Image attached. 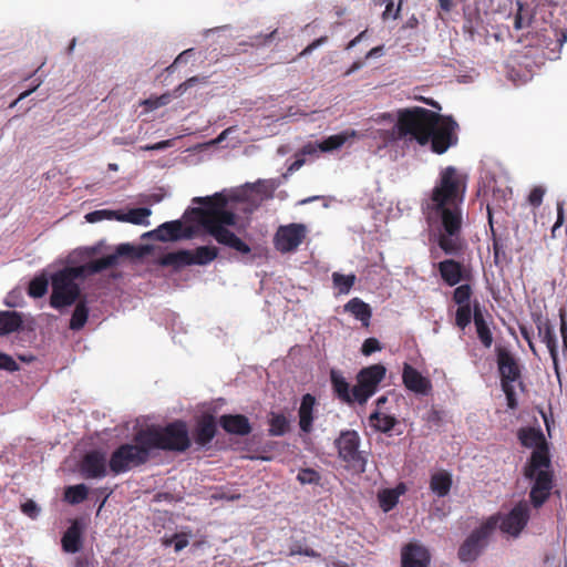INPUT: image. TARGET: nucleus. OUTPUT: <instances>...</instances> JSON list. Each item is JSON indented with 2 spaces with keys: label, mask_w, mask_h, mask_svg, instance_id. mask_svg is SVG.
<instances>
[{
  "label": "nucleus",
  "mask_w": 567,
  "mask_h": 567,
  "mask_svg": "<svg viewBox=\"0 0 567 567\" xmlns=\"http://www.w3.org/2000/svg\"><path fill=\"white\" fill-rule=\"evenodd\" d=\"M468 176L455 166L441 169L430 198L424 206L429 219L440 220L442 230L439 247L446 255H460L463 250L461 239L463 226V203L467 189Z\"/></svg>",
  "instance_id": "obj_1"
},
{
  "label": "nucleus",
  "mask_w": 567,
  "mask_h": 567,
  "mask_svg": "<svg viewBox=\"0 0 567 567\" xmlns=\"http://www.w3.org/2000/svg\"><path fill=\"white\" fill-rule=\"evenodd\" d=\"M456 127L457 123L452 117L414 106L398 111L394 132L399 140L415 141L421 146L430 143L431 151L441 155L457 143Z\"/></svg>",
  "instance_id": "obj_2"
},
{
  "label": "nucleus",
  "mask_w": 567,
  "mask_h": 567,
  "mask_svg": "<svg viewBox=\"0 0 567 567\" xmlns=\"http://www.w3.org/2000/svg\"><path fill=\"white\" fill-rule=\"evenodd\" d=\"M193 203L202 204L203 207L192 208L197 223L220 245L227 246L243 255L251 251L250 247L235 233L225 226L236 224V215L226 209L227 198L221 193L213 196L195 197Z\"/></svg>",
  "instance_id": "obj_3"
},
{
  "label": "nucleus",
  "mask_w": 567,
  "mask_h": 567,
  "mask_svg": "<svg viewBox=\"0 0 567 567\" xmlns=\"http://www.w3.org/2000/svg\"><path fill=\"white\" fill-rule=\"evenodd\" d=\"M146 444L153 450L184 453L192 446L187 423L175 420L166 425H151L142 429Z\"/></svg>",
  "instance_id": "obj_4"
},
{
  "label": "nucleus",
  "mask_w": 567,
  "mask_h": 567,
  "mask_svg": "<svg viewBox=\"0 0 567 567\" xmlns=\"http://www.w3.org/2000/svg\"><path fill=\"white\" fill-rule=\"evenodd\" d=\"M142 430L134 435L133 443H124L116 447L110 457L109 467L112 474L118 475L146 464L151 458L150 446Z\"/></svg>",
  "instance_id": "obj_5"
},
{
  "label": "nucleus",
  "mask_w": 567,
  "mask_h": 567,
  "mask_svg": "<svg viewBox=\"0 0 567 567\" xmlns=\"http://www.w3.org/2000/svg\"><path fill=\"white\" fill-rule=\"evenodd\" d=\"M83 276V266L66 267L53 274L51 277L50 306L61 310L81 300V288L76 280Z\"/></svg>",
  "instance_id": "obj_6"
},
{
  "label": "nucleus",
  "mask_w": 567,
  "mask_h": 567,
  "mask_svg": "<svg viewBox=\"0 0 567 567\" xmlns=\"http://www.w3.org/2000/svg\"><path fill=\"white\" fill-rule=\"evenodd\" d=\"M498 517L491 516L478 528L474 529L458 548V558L463 563H472L477 559L487 545L488 537L497 527Z\"/></svg>",
  "instance_id": "obj_7"
},
{
  "label": "nucleus",
  "mask_w": 567,
  "mask_h": 567,
  "mask_svg": "<svg viewBox=\"0 0 567 567\" xmlns=\"http://www.w3.org/2000/svg\"><path fill=\"white\" fill-rule=\"evenodd\" d=\"M524 476L533 481L529 492V499L535 508L542 507L550 496L554 487V472L550 466H539L528 468V463L524 466Z\"/></svg>",
  "instance_id": "obj_8"
},
{
  "label": "nucleus",
  "mask_w": 567,
  "mask_h": 567,
  "mask_svg": "<svg viewBox=\"0 0 567 567\" xmlns=\"http://www.w3.org/2000/svg\"><path fill=\"white\" fill-rule=\"evenodd\" d=\"M517 437L524 447L534 449L528 463V468L550 466V454L547 441L540 429L523 427L518 431Z\"/></svg>",
  "instance_id": "obj_9"
},
{
  "label": "nucleus",
  "mask_w": 567,
  "mask_h": 567,
  "mask_svg": "<svg viewBox=\"0 0 567 567\" xmlns=\"http://www.w3.org/2000/svg\"><path fill=\"white\" fill-rule=\"evenodd\" d=\"M334 445L338 450V456L347 463L350 468L361 473L365 471L367 457L359 451L360 436L357 431H342L336 439Z\"/></svg>",
  "instance_id": "obj_10"
},
{
  "label": "nucleus",
  "mask_w": 567,
  "mask_h": 567,
  "mask_svg": "<svg viewBox=\"0 0 567 567\" xmlns=\"http://www.w3.org/2000/svg\"><path fill=\"white\" fill-rule=\"evenodd\" d=\"M385 372V367L378 363L363 368L358 373V383L352 388V394L359 404H364L377 392Z\"/></svg>",
  "instance_id": "obj_11"
},
{
  "label": "nucleus",
  "mask_w": 567,
  "mask_h": 567,
  "mask_svg": "<svg viewBox=\"0 0 567 567\" xmlns=\"http://www.w3.org/2000/svg\"><path fill=\"white\" fill-rule=\"evenodd\" d=\"M497 526L502 533L514 538L518 537L530 518V508L526 501L518 502L507 514H496Z\"/></svg>",
  "instance_id": "obj_12"
},
{
  "label": "nucleus",
  "mask_w": 567,
  "mask_h": 567,
  "mask_svg": "<svg viewBox=\"0 0 567 567\" xmlns=\"http://www.w3.org/2000/svg\"><path fill=\"white\" fill-rule=\"evenodd\" d=\"M496 363L501 378V385L505 388L507 384H522L523 367L516 355L505 347H496Z\"/></svg>",
  "instance_id": "obj_13"
},
{
  "label": "nucleus",
  "mask_w": 567,
  "mask_h": 567,
  "mask_svg": "<svg viewBox=\"0 0 567 567\" xmlns=\"http://www.w3.org/2000/svg\"><path fill=\"white\" fill-rule=\"evenodd\" d=\"M150 251L148 246H133L131 244H121L116 247L114 254L104 256L102 258L90 261L86 267L90 272L96 274L102 270L112 268L117 265L120 257H127L138 259L144 257Z\"/></svg>",
  "instance_id": "obj_14"
},
{
  "label": "nucleus",
  "mask_w": 567,
  "mask_h": 567,
  "mask_svg": "<svg viewBox=\"0 0 567 567\" xmlns=\"http://www.w3.org/2000/svg\"><path fill=\"white\" fill-rule=\"evenodd\" d=\"M306 233L302 224L280 226L274 238L276 249L282 254L295 251L303 241Z\"/></svg>",
  "instance_id": "obj_15"
},
{
  "label": "nucleus",
  "mask_w": 567,
  "mask_h": 567,
  "mask_svg": "<svg viewBox=\"0 0 567 567\" xmlns=\"http://www.w3.org/2000/svg\"><path fill=\"white\" fill-rule=\"evenodd\" d=\"M145 236L163 243L176 241L179 239H190L194 236V229L192 226H184L181 220H172L159 225Z\"/></svg>",
  "instance_id": "obj_16"
},
{
  "label": "nucleus",
  "mask_w": 567,
  "mask_h": 567,
  "mask_svg": "<svg viewBox=\"0 0 567 567\" xmlns=\"http://www.w3.org/2000/svg\"><path fill=\"white\" fill-rule=\"evenodd\" d=\"M441 279L450 287H455L462 281L471 279V271L455 259H445L437 264Z\"/></svg>",
  "instance_id": "obj_17"
},
{
  "label": "nucleus",
  "mask_w": 567,
  "mask_h": 567,
  "mask_svg": "<svg viewBox=\"0 0 567 567\" xmlns=\"http://www.w3.org/2000/svg\"><path fill=\"white\" fill-rule=\"evenodd\" d=\"M81 474L85 478H101L106 476V457L101 451L87 452L81 462Z\"/></svg>",
  "instance_id": "obj_18"
},
{
  "label": "nucleus",
  "mask_w": 567,
  "mask_h": 567,
  "mask_svg": "<svg viewBox=\"0 0 567 567\" xmlns=\"http://www.w3.org/2000/svg\"><path fill=\"white\" fill-rule=\"evenodd\" d=\"M401 558L402 567H429L431 560L429 550L414 543L402 548Z\"/></svg>",
  "instance_id": "obj_19"
},
{
  "label": "nucleus",
  "mask_w": 567,
  "mask_h": 567,
  "mask_svg": "<svg viewBox=\"0 0 567 567\" xmlns=\"http://www.w3.org/2000/svg\"><path fill=\"white\" fill-rule=\"evenodd\" d=\"M402 381L408 390L417 394H427L432 389L431 381L409 363L403 365Z\"/></svg>",
  "instance_id": "obj_20"
},
{
  "label": "nucleus",
  "mask_w": 567,
  "mask_h": 567,
  "mask_svg": "<svg viewBox=\"0 0 567 567\" xmlns=\"http://www.w3.org/2000/svg\"><path fill=\"white\" fill-rule=\"evenodd\" d=\"M219 425L229 434L245 436L251 432L247 416L243 414H224L219 417Z\"/></svg>",
  "instance_id": "obj_21"
},
{
  "label": "nucleus",
  "mask_w": 567,
  "mask_h": 567,
  "mask_svg": "<svg viewBox=\"0 0 567 567\" xmlns=\"http://www.w3.org/2000/svg\"><path fill=\"white\" fill-rule=\"evenodd\" d=\"M217 432L215 417L210 414L203 415L194 430V441L199 446H205L212 442Z\"/></svg>",
  "instance_id": "obj_22"
},
{
  "label": "nucleus",
  "mask_w": 567,
  "mask_h": 567,
  "mask_svg": "<svg viewBox=\"0 0 567 567\" xmlns=\"http://www.w3.org/2000/svg\"><path fill=\"white\" fill-rule=\"evenodd\" d=\"M473 321L478 340L484 346V348H491L493 344V333L484 318L481 305L477 300L474 301L473 306Z\"/></svg>",
  "instance_id": "obj_23"
},
{
  "label": "nucleus",
  "mask_w": 567,
  "mask_h": 567,
  "mask_svg": "<svg viewBox=\"0 0 567 567\" xmlns=\"http://www.w3.org/2000/svg\"><path fill=\"white\" fill-rule=\"evenodd\" d=\"M315 405H316V398L312 394L307 393L302 396L298 414H299L300 430L305 433H310L312 431V423L315 420V416H313Z\"/></svg>",
  "instance_id": "obj_24"
},
{
  "label": "nucleus",
  "mask_w": 567,
  "mask_h": 567,
  "mask_svg": "<svg viewBox=\"0 0 567 567\" xmlns=\"http://www.w3.org/2000/svg\"><path fill=\"white\" fill-rule=\"evenodd\" d=\"M62 548L66 553H78L82 547V529L78 522H73L62 536Z\"/></svg>",
  "instance_id": "obj_25"
},
{
  "label": "nucleus",
  "mask_w": 567,
  "mask_h": 567,
  "mask_svg": "<svg viewBox=\"0 0 567 567\" xmlns=\"http://www.w3.org/2000/svg\"><path fill=\"white\" fill-rule=\"evenodd\" d=\"M344 311L351 313L355 319L361 321L363 327H369L372 310L368 303L360 298H352L344 305Z\"/></svg>",
  "instance_id": "obj_26"
},
{
  "label": "nucleus",
  "mask_w": 567,
  "mask_h": 567,
  "mask_svg": "<svg viewBox=\"0 0 567 567\" xmlns=\"http://www.w3.org/2000/svg\"><path fill=\"white\" fill-rule=\"evenodd\" d=\"M357 136V132L354 130H346L338 134L330 135L320 143H318L319 151L327 153L339 150L342 147L350 138Z\"/></svg>",
  "instance_id": "obj_27"
},
{
  "label": "nucleus",
  "mask_w": 567,
  "mask_h": 567,
  "mask_svg": "<svg viewBox=\"0 0 567 567\" xmlns=\"http://www.w3.org/2000/svg\"><path fill=\"white\" fill-rule=\"evenodd\" d=\"M330 380L332 384V389L336 395L346 403L357 402L354 400V395L352 394V390L350 391V385L348 381L343 378V375L336 370L330 372Z\"/></svg>",
  "instance_id": "obj_28"
},
{
  "label": "nucleus",
  "mask_w": 567,
  "mask_h": 567,
  "mask_svg": "<svg viewBox=\"0 0 567 567\" xmlns=\"http://www.w3.org/2000/svg\"><path fill=\"white\" fill-rule=\"evenodd\" d=\"M452 483V475L447 471L442 470L432 474L430 488L436 496L445 497L451 491Z\"/></svg>",
  "instance_id": "obj_29"
},
{
  "label": "nucleus",
  "mask_w": 567,
  "mask_h": 567,
  "mask_svg": "<svg viewBox=\"0 0 567 567\" xmlns=\"http://www.w3.org/2000/svg\"><path fill=\"white\" fill-rule=\"evenodd\" d=\"M189 261L190 250L181 249L161 256L157 260V264L162 267H173L174 269H181L185 266H190Z\"/></svg>",
  "instance_id": "obj_30"
},
{
  "label": "nucleus",
  "mask_w": 567,
  "mask_h": 567,
  "mask_svg": "<svg viewBox=\"0 0 567 567\" xmlns=\"http://www.w3.org/2000/svg\"><path fill=\"white\" fill-rule=\"evenodd\" d=\"M152 210L146 207L132 208L127 213H122L117 210L116 220L131 223L134 225H143L148 226V217L151 216Z\"/></svg>",
  "instance_id": "obj_31"
},
{
  "label": "nucleus",
  "mask_w": 567,
  "mask_h": 567,
  "mask_svg": "<svg viewBox=\"0 0 567 567\" xmlns=\"http://www.w3.org/2000/svg\"><path fill=\"white\" fill-rule=\"evenodd\" d=\"M538 336L542 341L546 344L549 354L553 359L554 368L558 373V349H557V338L554 331L551 323L542 328V330H537Z\"/></svg>",
  "instance_id": "obj_32"
},
{
  "label": "nucleus",
  "mask_w": 567,
  "mask_h": 567,
  "mask_svg": "<svg viewBox=\"0 0 567 567\" xmlns=\"http://www.w3.org/2000/svg\"><path fill=\"white\" fill-rule=\"evenodd\" d=\"M517 9L514 14V28L515 30H523L533 28L534 24V12L533 9L522 1L517 0Z\"/></svg>",
  "instance_id": "obj_33"
},
{
  "label": "nucleus",
  "mask_w": 567,
  "mask_h": 567,
  "mask_svg": "<svg viewBox=\"0 0 567 567\" xmlns=\"http://www.w3.org/2000/svg\"><path fill=\"white\" fill-rule=\"evenodd\" d=\"M218 256V249L214 246H199L190 251L189 265L205 266L214 261Z\"/></svg>",
  "instance_id": "obj_34"
},
{
  "label": "nucleus",
  "mask_w": 567,
  "mask_h": 567,
  "mask_svg": "<svg viewBox=\"0 0 567 567\" xmlns=\"http://www.w3.org/2000/svg\"><path fill=\"white\" fill-rule=\"evenodd\" d=\"M22 326V318L16 311H0V334H9L19 330Z\"/></svg>",
  "instance_id": "obj_35"
},
{
  "label": "nucleus",
  "mask_w": 567,
  "mask_h": 567,
  "mask_svg": "<svg viewBox=\"0 0 567 567\" xmlns=\"http://www.w3.org/2000/svg\"><path fill=\"white\" fill-rule=\"evenodd\" d=\"M369 420L370 425L381 433H389L398 423V420L394 416L383 414L379 410L371 413Z\"/></svg>",
  "instance_id": "obj_36"
},
{
  "label": "nucleus",
  "mask_w": 567,
  "mask_h": 567,
  "mask_svg": "<svg viewBox=\"0 0 567 567\" xmlns=\"http://www.w3.org/2000/svg\"><path fill=\"white\" fill-rule=\"evenodd\" d=\"M89 319V308L85 299H81L76 302L73 310L69 328L73 331L81 330Z\"/></svg>",
  "instance_id": "obj_37"
},
{
  "label": "nucleus",
  "mask_w": 567,
  "mask_h": 567,
  "mask_svg": "<svg viewBox=\"0 0 567 567\" xmlns=\"http://www.w3.org/2000/svg\"><path fill=\"white\" fill-rule=\"evenodd\" d=\"M289 431V421L281 413H270L269 419V435L282 436Z\"/></svg>",
  "instance_id": "obj_38"
},
{
  "label": "nucleus",
  "mask_w": 567,
  "mask_h": 567,
  "mask_svg": "<svg viewBox=\"0 0 567 567\" xmlns=\"http://www.w3.org/2000/svg\"><path fill=\"white\" fill-rule=\"evenodd\" d=\"M87 494V487L84 484H78L65 488L64 498L68 503L76 505L85 501Z\"/></svg>",
  "instance_id": "obj_39"
},
{
  "label": "nucleus",
  "mask_w": 567,
  "mask_h": 567,
  "mask_svg": "<svg viewBox=\"0 0 567 567\" xmlns=\"http://www.w3.org/2000/svg\"><path fill=\"white\" fill-rule=\"evenodd\" d=\"M473 306L474 303L457 305L455 311V326L464 330L473 319Z\"/></svg>",
  "instance_id": "obj_40"
},
{
  "label": "nucleus",
  "mask_w": 567,
  "mask_h": 567,
  "mask_svg": "<svg viewBox=\"0 0 567 567\" xmlns=\"http://www.w3.org/2000/svg\"><path fill=\"white\" fill-rule=\"evenodd\" d=\"M332 281L334 288L338 289L340 295H347L350 292L351 288L355 282V276L353 274L342 275L339 272L332 274Z\"/></svg>",
  "instance_id": "obj_41"
},
{
  "label": "nucleus",
  "mask_w": 567,
  "mask_h": 567,
  "mask_svg": "<svg viewBox=\"0 0 567 567\" xmlns=\"http://www.w3.org/2000/svg\"><path fill=\"white\" fill-rule=\"evenodd\" d=\"M48 279L44 275L34 277L28 287V293L32 298H41L48 291Z\"/></svg>",
  "instance_id": "obj_42"
},
{
  "label": "nucleus",
  "mask_w": 567,
  "mask_h": 567,
  "mask_svg": "<svg viewBox=\"0 0 567 567\" xmlns=\"http://www.w3.org/2000/svg\"><path fill=\"white\" fill-rule=\"evenodd\" d=\"M473 288L470 284L457 286L452 293V300L456 305L472 303Z\"/></svg>",
  "instance_id": "obj_43"
},
{
  "label": "nucleus",
  "mask_w": 567,
  "mask_h": 567,
  "mask_svg": "<svg viewBox=\"0 0 567 567\" xmlns=\"http://www.w3.org/2000/svg\"><path fill=\"white\" fill-rule=\"evenodd\" d=\"M380 507L384 512H390L394 508L399 502L398 493L395 491H391V488L383 489L378 495Z\"/></svg>",
  "instance_id": "obj_44"
},
{
  "label": "nucleus",
  "mask_w": 567,
  "mask_h": 567,
  "mask_svg": "<svg viewBox=\"0 0 567 567\" xmlns=\"http://www.w3.org/2000/svg\"><path fill=\"white\" fill-rule=\"evenodd\" d=\"M278 29L275 28L274 30L267 32V33H258L249 37L250 44L252 47H267L270 43H272L275 40L278 39Z\"/></svg>",
  "instance_id": "obj_45"
},
{
  "label": "nucleus",
  "mask_w": 567,
  "mask_h": 567,
  "mask_svg": "<svg viewBox=\"0 0 567 567\" xmlns=\"http://www.w3.org/2000/svg\"><path fill=\"white\" fill-rule=\"evenodd\" d=\"M207 83V76H192L177 85L174 90V97L182 96L187 90L198 85V84H206Z\"/></svg>",
  "instance_id": "obj_46"
},
{
  "label": "nucleus",
  "mask_w": 567,
  "mask_h": 567,
  "mask_svg": "<svg viewBox=\"0 0 567 567\" xmlns=\"http://www.w3.org/2000/svg\"><path fill=\"white\" fill-rule=\"evenodd\" d=\"M297 481L302 485H306V484L318 485V484H320L321 475L318 471H316L313 468H310V467L301 468L298 472Z\"/></svg>",
  "instance_id": "obj_47"
},
{
  "label": "nucleus",
  "mask_w": 567,
  "mask_h": 567,
  "mask_svg": "<svg viewBox=\"0 0 567 567\" xmlns=\"http://www.w3.org/2000/svg\"><path fill=\"white\" fill-rule=\"evenodd\" d=\"M302 555L311 558H319L320 554L312 548L303 547L301 542L296 540L289 546L288 556Z\"/></svg>",
  "instance_id": "obj_48"
},
{
  "label": "nucleus",
  "mask_w": 567,
  "mask_h": 567,
  "mask_svg": "<svg viewBox=\"0 0 567 567\" xmlns=\"http://www.w3.org/2000/svg\"><path fill=\"white\" fill-rule=\"evenodd\" d=\"M117 210H111V209H99L91 212L85 215V219L87 223H97L104 219H115L116 220Z\"/></svg>",
  "instance_id": "obj_49"
},
{
  "label": "nucleus",
  "mask_w": 567,
  "mask_h": 567,
  "mask_svg": "<svg viewBox=\"0 0 567 567\" xmlns=\"http://www.w3.org/2000/svg\"><path fill=\"white\" fill-rule=\"evenodd\" d=\"M173 97H174L173 92H166L159 96L150 97V99L145 100L143 102V104L150 110H155L161 106L167 105L172 101Z\"/></svg>",
  "instance_id": "obj_50"
},
{
  "label": "nucleus",
  "mask_w": 567,
  "mask_h": 567,
  "mask_svg": "<svg viewBox=\"0 0 567 567\" xmlns=\"http://www.w3.org/2000/svg\"><path fill=\"white\" fill-rule=\"evenodd\" d=\"M402 1L403 0H399L398 6L394 7V1L389 0V2L385 6L384 11L382 12V16H381L382 20L388 21L389 19H393V20L398 19L400 17V13L402 10Z\"/></svg>",
  "instance_id": "obj_51"
},
{
  "label": "nucleus",
  "mask_w": 567,
  "mask_h": 567,
  "mask_svg": "<svg viewBox=\"0 0 567 567\" xmlns=\"http://www.w3.org/2000/svg\"><path fill=\"white\" fill-rule=\"evenodd\" d=\"M20 508L24 515L32 519H35L40 514V507L32 499H28L24 503H22Z\"/></svg>",
  "instance_id": "obj_52"
},
{
  "label": "nucleus",
  "mask_w": 567,
  "mask_h": 567,
  "mask_svg": "<svg viewBox=\"0 0 567 567\" xmlns=\"http://www.w3.org/2000/svg\"><path fill=\"white\" fill-rule=\"evenodd\" d=\"M0 369L9 372H14L19 370V364L11 355L0 352Z\"/></svg>",
  "instance_id": "obj_53"
},
{
  "label": "nucleus",
  "mask_w": 567,
  "mask_h": 567,
  "mask_svg": "<svg viewBox=\"0 0 567 567\" xmlns=\"http://www.w3.org/2000/svg\"><path fill=\"white\" fill-rule=\"evenodd\" d=\"M544 195L545 189L542 186H536L530 190L528 195V203L533 207L537 208L542 205Z\"/></svg>",
  "instance_id": "obj_54"
},
{
  "label": "nucleus",
  "mask_w": 567,
  "mask_h": 567,
  "mask_svg": "<svg viewBox=\"0 0 567 567\" xmlns=\"http://www.w3.org/2000/svg\"><path fill=\"white\" fill-rule=\"evenodd\" d=\"M380 350H381V343L375 338L365 339L362 344V348H361V352L364 355H371L373 352L380 351Z\"/></svg>",
  "instance_id": "obj_55"
},
{
  "label": "nucleus",
  "mask_w": 567,
  "mask_h": 567,
  "mask_svg": "<svg viewBox=\"0 0 567 567\" xmlns=\"http://www.w3.org/2000/svg\"><path fill=\"white\" fill-rule=\"evenodd\" d=\"M564 223H565L564 205H563V203L558 202L557 203V219L551 228V237L553 238L557 237V231L560 229V227L564 225Z\"/></svg>",
  "instance_id": "obj_56"
},
{
  "label": "nucleus",
  "mask_w": 567,
  "mask_h": 567,
  "mask_svg": "<svg viewBox=\"0 0 567 567\" xmlns=\"http://www.w3.org/2000/svg\"><path fill=\"white\" fill-rule=\"evenodd\" d=\"M328 41V37L327 35H322L318 39H316L315 41H312L310 44H308L299 54V56H305V55H308L310 54L315 49L319 48L320 45L327 43Z\"/></svg>",
  "instance_id": "obj_57"
},
{
  "label": "nucleus",
  "mask_w": 567,
  "mask_h": 567,
  "mask_svg": "<svg viewBox=\"0 0 567 567\" xmlns=\"http://www.w3.org/2000/svg\"><path fill=\"white\" fill-rule=\"evenodd\" d=\"M502 390L504 391V393L506 395L508 406L511 409L516 408L517 401H516V396H515L514 384H507L505 388H502Z\"/></svg>",
  "instance_id": "obj_58"
},
{
  "label": "nucleus",
  "mask_w": 567,
  "mask_h": 567,
  "mask_svg": "<svg viewBox=\"0 0 567 567\" xmlns=\"http://www.w3.org/2000/svg\"><path fill=\"white\" fill-rule=\"evenodd\" d=\"M532 319L537 330H542L543 327L550 323L548 318H546L540 311L532 312Z\"/></svg>",
  "instance_id": "obj_59"
},
{
  "label": "nucleus",
  "mask_w": 567,
  "mask_h": 567,
  "mask_svg": "<svg viewBox=\"0 0 567 567\" xmlns=\"http://www.w3.org/2000/svg\"><path fill=\"white\" fill-rule=\"evenodd\" d=\"M519 332L522 337L526 340L528 343L529 349L533 353H536L535 344L533 342L532 332L525 324H519Z\"/></svg>",
  "instance_id": "obj_60"
},
{
  "label": "nucleus",
  "mask_w": 567,
  "mask_h": 567,
  "mask_svg": "<svg viewBox=\"0 0 567 567\" xmlns=\"http://www.w3.org/2000/svg\"><path fill=\"white\" fill-rule=\"evenodd\" d=\"M559 318H560V334L563 338L564 348L567 350V320H566V313L563 310H560Z\"/></svg>",
  "instance_id": "obj_61"
},
{
  "label": "nucleus",
  "mask_w": 567,
  "mask_h": 567,
  "mask_svg": "<svg viewBox=\"0 0 567 567\" xmlns=\"http://www.w3.org/2000/svg\"><path fill=\"white\" fill-rule=\"evenodd\" d=\"M171 145H172V142L169 140H166V141H161L158 143H155L153 145L141 146V150L142 151H162V150L169 147Z\"/></svg>",
  "instance_id": "obj_62"
},
{
  "label": "nucleus",
  "mask_w": 567,
  "mask_h": 567,
  "mask_svg": "<svg viewBox=\"0 0 567 567\" xmlns=\"http://www.w3.org/2000/svg\"><path fill=\"white\" fill-rule=\"evenodd\" d=\"M42 83V80L40 79H37L35 80V83L32 85L31 89L22 92L18 97L17 100L11 104V106H16L20 101L24 100L25 97H28L31 93H33Z\"/></svg>",
  "instance_id": "obj_63"
},
{
  "label": "nucleus",
  "mask_w": 567,
  "mask_h": 567,
  "mask_svg": "<svg viewBox=\"0 0 567 567\" xmlns=\"http://www.w3.org/2000/svg\"><path fill=\"white\" fill-rule=\"evenodd\" d=\"M420 21L419 18L415 14H412L406 19V21L402 24V29L408 30H415L419 28Z\"/></svg>",
  "instance_id": "obj_64"
}]
</instances>
